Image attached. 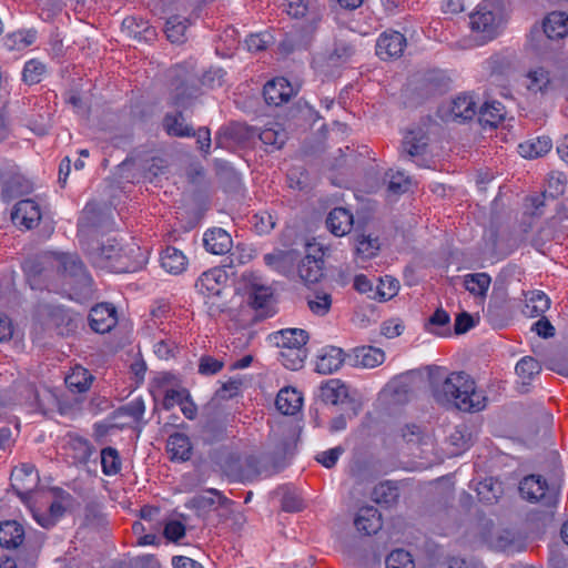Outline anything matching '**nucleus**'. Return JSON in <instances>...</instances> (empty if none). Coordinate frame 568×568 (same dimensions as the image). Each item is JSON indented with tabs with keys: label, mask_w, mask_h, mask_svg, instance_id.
Wrapping results in <instances>:
<instances>
[{
	"label": "nucleus",
	"mask_w": 568,
	"mask_h": 568,
	"mask_svg": "<svg viewBox=\"0 0 568 568\" xmlns=\"http://www.w3.org/2000/svg\"><path fill=\"white\" fill-rule=\"evenodd\" d=\"M102 216L94 209L85 207L78 223L81 247L94 267L115 273L129 272L122 262L121 247L115 240H102Z\"/></svg>",
	"instance_id": "1"
},
{
	"label": "nucleus",
	"mask_w": 568,
	"mask_h": 568,
	"mask_svg": "<svg viewBox=\"0 0 568 568\" xmlns=\"http://www.w3.org/2000/svg\"><path fill=\"white\" fill-rule=\"evenodd\" d=\"M430 394L438 405L463 412H480L487 405L485 393L476 388L475 381L465 372L444 375L443 369H437L430 376Z\"/></svg>",
	"instance_id": "2"
},
{
	"label": "nucleus",
	"mask_w": 568,
	"mask_h": 568,
	"mask_svg": "<svg viewBox=\"0 0 568 568\" xmlns=\"http://www.w3.org/2000/svg\"><path fill=\"white\" fill-rule=\"evenodd\" d=\"M282 466L272 463L267 455L248 454L243 458L237 455H230L223 466L225 475L231 480H253L261 475L271 476L281 470Z\"/></svg>",
	"instance_id": "3"
},
{
	"label": "nucleus",
	"mask_w": 568,
	"mask_h": 568,
	"mask_svg": "<svg viewBox=\"0 0 568 568\" xmlns=\"http://www.w3.org/2000/svg\"><path fill=\"white\" fill-rule=\"evenodd\" d=\"M55 267L65 285L77 294L91 291L92 277L77 254L61 253L55 257Z\"/></svg>",
	"instance_id": "4"
},
{
	"label": "nucleus",
	"mask_w": 568,
	"mask_h": 568,
	"mask_svg": "<svg viewBox=\"0 0 568 568\" xmlns=\"http://www.w3.org/2000/svg\"><path fill=\"white\" fill-rule=\"evenodd\" d=\"M172 73L170 103L178 108H186L201 94L196 74L186 63L175 65Z\"/></svg>",
	"instance_id": "5"
},
{
	"label": "nucleus",
	"mask_w": 568,
	"mask_h": 568,
	"mask_svg": "<svg viewBox=\"0 0 568 568\" xmlns=\"http://www.w3.org/2000/svg\"><path fill=\"white\" fill-rule=\"evenodd\" d=\"M24 528L16 520H6L0 524V546L7 549H17L22 546L20 552H26V557L21 560V568H34L38 551L36 548L30 549L28 542L24 541Z\"/></svg>",
	"instance_id": "6"
},
{
	"label": "nucleus",
	"mask_w": 568,
	"mask_h": 568,
	"mask_svg": "<svg viewBox=\"0 0 568 568\" xmlns=\"http://www.w3.org/2000/svg\"><path fill=\"white\" fill-rule=\"evenodd\" d=\"M523 498L531 503H540L547 508H552L558 503L559 486L548 485L539 475L526 476L519 485Z\"/></svg>",
	"instance_id": "7"
},
{
	"label": "nucleus",
	"mask_w": 568,
	"mask_h": 568,
	"mask_svg": "<svg viewBox=\"0 0 568 568\" xmlns=\"http://www.w3.org/2000/svg\"><path fill=\"white\" fill-rule=\"evenodd\" d=\"M469 20L471 30L479 33L484 41L495 38L501 23L497 7L489 0L480 2Z\"/></svg>",
	"instance_id": "8"
},
{
	"label": "nucleus",
	"mask_w": 568,
	"mask_h": 568,
	"mask_svg": "<svg viewBox=\"0 0 568 568\" xmlns=\"http://www.w3.org/2000/svg\"><path fill=\"white\" fill-rule=\"evenodd\" d=\"M477 112V104L473 95L463 93L438 108V116L443 121L465 122L471 120Z\"/></svg>",
	"instance_id": "9"
},
{
	"label": "nucleus",
	"mask_w": 568,
	"mask_h": 568,
	"mask_svg": "<svg viewBox=\"0 0 568 568\" xmlns=\"http://www.w3.org/2000/svg\"><path fill=\"white\" fill-rule=\"evenodd\" d=\"M12 490L24 500L39 481L38 471L32 464L16 466L10 476Z\"/></svg>",
	"instance_id": "10"
},
{
	"label": "nucleus",
	"mask_w": 568,
	"mask_h": 568,
	"mask_svg": "<svg viewBox=\"0 0 568 568\" xmlns=\"http://www.w3.org/2000/svg\"><path fill=\"white\" fill-rule=\"evenodd\" d=\"M41 216L39 204L31 199L19 201L11 212L13 224L26 230H32L38 226Z\"/></svg>",
	"instance_id": "11"
},
{
	"label": "nucleus",
	"mask_w": 568,
	"mask_h": 568,
	"mask_svg": "<svg viewBox=\"0 0 568 568\" xmlns=\"http://www.w3.org/2000/svg\"><path fill=\"white\" fill-rule=\"evenodd\" d=\"M354 52V47L351 43L336 39L332 49L317 58V63L325 69V72L332 73L333 69L348 62Z\"/></svg>",
	"instance_id": "12"
},
{
	"label": "nucleus",
	"mask_w": 568,
	"mask_h": 568,
	"mask_svg": "<svg viewBox=\"0 0 568 568\" xmlns=\"http://www.w3.org/2000/svg\"><path fill=\"white\" fill-rule=\"evenodd\" d=\"M229 276L224 268L213 267L199 277L195 283L197 291L207 297L221 296Z\"/></svg>",
	"instance_id": "13"
},
{
	"label": "nucleus",
	"mask_w": 568,
	"mask_h": 568,
	"mask_svg": "<svg viewBox=\"0 0 568 568\" xmlns=\"http://www.w3.org/2000/svg\"><path fill=\"white\" fill-rule=\"evenodd\" d=\"M118 323L116 310L110 303L97 304L90 310L89 325L99 334L109 333Z\"/></svg>",
	"instance_id": "14"
},
{
	"label": "nucleus",
	"mask_w": 568,
	"mask_h": 568,
	"mask_svg": "<svg viewBox=\"0 0 568 568\" xmlns=\"http://www.w3.org/2000/svg\"><path fill=\"white\" fill-rule=\"evenodd\" d=\"M294 94L293 87L285 78H275L264 85L263 97L268 105L278 106Z\"/></svg>",
	"instance_id": "15"
},
{
	"label": "nucleus",
	"mask_w": 568,
	"mask_h": 568,
	"mask_svg": "<svg viewBox=\"0 0 568 568\" xmlns=\"http://www.w3.org/2000/svg\"><path fill=\"white\" fill-rule=\"evenodd\" d=\"M354 525L356 529L367 536L378 532L383 527L382 514L373 506L358 509Z\"/></svg>",
	"instance_id": "16"
},
{
	"label": "nucleus",
	"mask_w": 568,
	"mask_h": 568,
	"mask_svg": "<svg viewBox=\"0 0 568 568\" xmlns=\"http://www.w3.org/2000/svg\"><path fill=\"white\" fill-rule=\"evenodd\" d=\"M164 132L174 138H192L195 135V129L186 123L182 111L166 113L162 120Z\"/></svg>",
	"instance_id": "17"
},
{
	"label": "nucleus",
	"mask_w": 568,
	"mask_h": 568,
	"mask_svg": "<svg viewBox=\"0 0 568 568\" xmlns=\"http://www.w3.org/2000/svg\"><path fill=\"white\" fill-rule=\"evenodd\" d=\"M55 498L49 506V515H36L37 521L44 528L52 527L55 521L63 515L65 507L63 504H70L72 496L61 488L53 489Z\"/></svg>",
	"instance_id": "18"
},
{
	"label": "nucleus",
	"mask_w": 568,
	"mask_h": 568,
	"mask_svg": "<svg viewBox=\"0 0 568 568\" xmlns=\"http://www.w3.org/2000/svg\"><path fill=\"white\" fill-rule=\"evenodd\" d=\"M204 247L207 252L216 255L229 253L232 248L231 235L220 227H214L204 233Z\"/></svg>",
	"instance_id": "19"
},
{
	"label": "nucleus",
	"mask_w": 568,
	"mask_h": 568,
	"mask_svg": "<svg viewBox=\"0 0 568 568\" xmlns=\"http://www.w3.org/2000/svg\"><path fill=\"white\" fill-rule=\"evenodd\" d=\"M325 223L332 234L343 236L352 230L353 214L344 207H335L328 213Z\"/></svg>",
	"instance_id": "20"
},
{
	"label": "nucleus",
	"mask_w": 568,
	"mask_h": 568,
	"mask_svg": "<svg viewBox=\"0 0 568 568\" xmlns=\"http://www.w3.org/2000/svg\"><path fill=\"white\" fill-rule=\"evenodd\" d=\"M252 134H257L263 144L275 150L281 149L287 139V133L278 122H270L264 129L253 128Z\"/></svg>",
	"instance_id": "21"
},
{
	"label": "nucleus",
	"mask_w": 568,
	"mask_h": 568,
	"mask_svg": "<svg viewBox=\"0 0 568 568\" xmlns=\"http://www.w3.org/2000/svg\"><path fill=\"white\" fill-rule=\"evenodd\" d=\"M549 72L542 67H536L525 74L523 85L532 94L546 93L550 87Z\"/></svg>",
	"instance_id": "22"
},
{
	"label": "nucleus",
	"mask_w": 568,
	"mask_h": 568,
	"mask_svg": "<svg viewBox=\"0 0 568 568\" xmlns=\"http://www.w3.org/2000/svg\"><path fill=\"white\" fill-rule=\"evenodd\" d=\"M310 335L302 328H285L271 335V339L278 347L306 346Z\"/></svg>",
	"instance_id": "23"
},
{
	"label": "nucleus",
	"mask_w": 568,
	"mask_h": 568,
	"mask_svg": "<svg viewBox=\"0 0 568 568\" xmlns=\"http://www.w3.org/2000/svg\"><path fill=\"white\" fill-rule=\"evenodd\" d=\"M302 395L292 387L282 388L275 399L276 409L283 415H294L302 407Z\"/></svg>",
	"instance_id": "24"
},
{
	"label": "nucleus",
	"mask_w": 568,
	"mask_h": 568,
	"mask_svg": "<svg viewBox=\"0 0 568 568\" xmlns=\"http://www.w3.org/2000/svg\"><path fill=\"white\" fill-rule=\"evenodd\" d=\"M353 361V365L366 368H373L382 364L385 354L382 349L373 346H363L354 349V354L348 356Z\"/></svg>",
	"instance_id": "25"
},
{
	"label": "nucleus",
	"mask_w": 568,
	"mask_h": 568,
	"mask_svg": "<svg viewBox=\"0 0 568 568\" xmlns=\"http://www.w3.org/2000/svg\"><path fill=\"white\" fill-rule=\"evenodd\" d=\"M166 450L171 455L172 460L185 462L190 459L192 454L190 438L183 433L170 435L166 442Z\"/></svg>",
	"instance_id": "26"
},
{
	"label": "nucleus",
	"mask_w": 568,
	"mask_h": 568,
	"mask_svg": "<svg viewBox=\"0 0 568 568\" xmlns=\"http://www.w3.org/2000/svg\"><path fill=\"white\" fill-rule=\"evenodd\" d=\"M544 32L549 39H561L568 34V14L561 11L549 13L544 20Z\"/></svg>",
	"instance_id": "27"
},
{
	"label": "nucleus",
	"mask_w": 568,
	"mask_h": 568,
	"mask_svg": "<svg viewBox=\"0 0 568 568\" xmlns=\"http://www.w3.org/2000/svg\"><path fill=\"white\" fill-rule=\"evenodd\" d=\"M348 393V387L339 379H329L320 387L321 399L334 406L339 405Z\"/></svg>",
	"instance_id": "28"
},
{
	"label": "nucleus",
	"mask_w": 568,
	"mask_h": 568,
	"mask_svg": "<svg viewBox=\"0 0 568 568\" xmlns=\"http://www.w3.org/2000/svg\"><path fill=\"white\" fill-rule=\"evenodd\" d=\"M187 265L186 256L182 251L168 246L161 254V266L171 274L178 275L185 271Z\"/></svg>",
	"instance_id": "29"
},
{
	"label": "nucleus",
	"mask_w": 568,
	"mask_h": 568,
	"mask_svg": "<svg viewBox=\"0 0 568 568\" xmlns=\"http://www.w3.org/2000/svg\"><path fill=\"white\" fill-rule=\"evenodd\" d=\"M324 261L306 255L298 264V275L305 283H317L324 275Z\"/></svg>",
	"instance_id": "30"
},
{
	"label": "nucleus",
	"mask_w": 568,
	"mask_h": 568,
	"mask_svg": "<svg viewBox=\"0 0 568 568\" xmlns=\"http://www.w3.org/2000/svg\"><path fill=\"white\" fill-rule=\"evenodd\" d=\"M550 306L549 297L541 291H531L525 296L523 313L529 317L542 315Z\"/></svg>",
	"instance_id": "31"
},
{
	"label": "nucleus",
	"mask_w": 568,
	"mask_h": 568,
	"mask_svg": "<svg viewBox=\"0 0 568 568\" xmlns=\"http://www.w3.org/2000/svg\"><path fill=\"white\" fill-rule=\"evenodd\" d=\"M491 277L487 273H471L464 275V287L475 297L484 301L487 296Z\"/></svg>",
	"instance_id": "32"
},
{
	"label": "nucleus",
	"mask_w": 568,
	"mask_h": 568,
	"mask_svg": "<svg viewBox=\"0 0 568 568\" xmlns=\"http://www.w3.org/2000/svg\"><path fill=\"white\" fill-rule=\"evenodd\" d=\"M551 148L552 142L548 136H538L520 143L518 145V152L523 158L535 159L545 155Z\"/></svg>",
	"instance_id": "33"
},
{
	"label": "nucleus",
	"mask_w": 568,
	"mask_h": 568,
	"mask_svg": "<svg viewBox=\"0 0 568 568\" xmlns=\"http://www.w3.org/2000/svg\"><path fill=\"white\" fill-rule=\"evenodd\" d=\"M307 357L306 346L300 347H281L278 361L282 365L291 371H298L304 366Z\"/></svg>",
	"instance_id": "34"
},
{
	"label": "nucleus",
	"mask_w": 568,
	"mask_h": 568,
	"mask_svg": "<svg viewBox=\"0 0 568 568\" xmlns=\"http://www.w3.org/2000/svg\"><path fill=\"white\" fill-rule=\"evenodd\" d=\"M353 239L355 254L363 261L374 257L381 248L378 237H372L371 235L365 234H355Z\"/></svg>",
	"instance_id": "35"
},
{
	"label": "nucleus",
	"mask_w": 568,
	"mask_h": 568,
	"mask_svg": "<svg viewBox=\"0 0 568 568\" xmlns=\"http://www.w3.org/2000/svg\"><path fill=\"white\" fill-rule=\"evenodd\" d=\"M505 116V106L498 101L486 102L479 111V121L483 125L497 126Z\"/></svg>",
	"instance_id": "36"
},
{
	"label": "nucleus",
	"mask_w": 568,
	"mask_h": 568,
	"mask_svg": "<svg viewBox=\"0 0 568 568\" xmlns=\"http://www.w3.org/2000/svg\"><path fill=\"white\" fill-rule=\"evenodd\" d=\"M189 27V19L180 16H172L165 22L164 32L171 43H184L186 40L185 32Z\"/></svg>",
	"instance_id": "37"
},
{
	"label": "nucleus",
	"mask_w": 568,
	"mask_h": 568,
	"mask_svg": "<svg viewBox=\"0 0 568 568\" xmlns=\"http://www.w3.org/2000/svg\"><path fill=\"white\" fill-rule=\"evenodd\" d=\"M414 379L409 375H400L393 379V404L409 402L414 394Z\"/></svg>",
	"instance_id": "38"
},
{
	"label": "nucleus",
	"mask_w": 568,
	"mask_h": 568,
	"mask_svg": "<svg viewBox=\"0 0 568 568\" xmlns=\"http://www.w3.org/2000/svg\"><path fill=\"white\" fill-rule=\"evenodd\" d=\"M92 381V374L81 366L72 368L71 373L65 377V384L69 389L77 393L88 390Z\"/></svg>",
	"instance_id": "39"
},
{
	"label": "nucleus",
	"mask_w": 568,
	"mask_h": 568,
	"mask_svg": "<svg viewBox=\"0 0 568 568\" xmlns=\"http://www.w3.org/2000/svg\"><path fill=\"white\" fill-rule=\"evenodd\" d=\"M247 294L248 304L254 310L261 311L262 314H266V310L272 298L270 287L253 283Z\"/></svg>",
	"instance_id": "40"
},
{
	"label": "nucleus",
	"mask_w": 568,
	"mask_h": 568,
	"mask_svg": "<svg viewBox=\"0 0 568 568\" xmlns=\"http://www.w3.org/2000/svg\"><path fill=\"white\" fill-rule=\"evenodd\" d=\"M345 361V354L339 347H329V349L320 357L317 368L323 373H332L337 371Z\"/></svg>",
	"instance_id": "41"
},
{
	"label": "nucleus",
	"mask_w": 568,
	"mask_h": 568,
	"mask_svg": "<svg viewBox=\"0 0 568 568\" xmlns=\"http://www.w3.org/2000/svg\"><path fill=\"white\" fill-rule=\"evenodd\" d=\"M476 493L480 501L493 504L498 500L501 495V485L494 478H486L476 486Z\"/></svg>",
	"instance_id": "42"
},
{
	"label": "nucleus",
	"mask_w": 568,
	"mask_h": 568,
	"mask_svg": "<svg viewBox=\"0 0 568 568\" xmlns=\"http://www.w3.org/2000/svg\"><path fill=\"white\" fill-rule=\"evenodd\" d=\"M101 467L102 473L106 476H113L121 471L122 462L119 452L111 447L101 449Z\"/></svg>",
	"instance_id": "43"
},
{
	"label": "nucleus",
	"mask_w": 568,
	"mask_h": 568,
	"mask_svg": "<svg viewBox=\"0 0 568 568\" xmlns=\"http://www.w3.org/2000/svg\"><path fill=\"white\" fill-rule=\"evenodd\" d=\"M219 503L221 507H229L232 504V500L225 497L220 490L210 488L205 490L203 494L196 495L193 497L192 501L197 508H207L213 506L215 503Z\"/></svg>",
	"instance_id": "44"
},
{
	"label": "nucleus",
	"mask_w": 568,
	"mask_h": 568,
	"mask_svg": "<svg viewBox=\"0 0 568 568\" xmlns=\"http://www.w3.org/2000/svg\"><path fill=\"white\" fill-rule=\"evenodd\" d=\"M515 369L521 383L526 385L529 384L530 381L540 373L541 366L534 357L525 356L519 359Z\"/></svg>",
	"instance_id": "45"
},
{
	"label": "nucleus",
	"mask_w": 568,
	"mask_h": 568,
	"mask_svg": "<svg viewBox=\"0 0 568 568\" xmlns=\"http://www.w3.org/2000/svg\"><path fill=\"white\" fill-rule=\"evenodd\" d=\"M50 316L52 322L60 329V334L62 335L69 334L77 328L75 321L62 307H53L50 312Z\"/></svg>",
	"instance_id": "46"
},
{
	"label": "nucleus",
	"mask_w": 568,
	"mask_h": 568,
	"mask_svg": "<svg viewBox=\"0 0 568 568\" xmlns=\"http://www.w3.org/2000/svg\"><path fill=\"white\" fill-rule=\"evenodd\" d=\"M44 72L45 65L41 61L32 59L26 62L22 71V78L28 84H37L41 81Z\"/></svg>",
	"instance_id": "47"
},
{
	"label": "nucleus",
	"mask_w": 568,
	"mask_h": 568,
	"mask_svg": "<svg viewBox=\"0 0 568 568\" xmlns=\"http://www.w3.org/2000/svg\"><path fill=\"white\" fill-rule=\"evenodd\" d=\"M144 412H145V405H144V400L141 397L135 398L118 408L119 415L129 416L135 423H140L142 420Z\"/></svg>",
	"instance_id": "48"
},
{
	"label": "nucleus",
	"mask_w": 568,
	"mask_h": 568,
	"mask_svg": "<svg viewBox=\"0 0 568 568\" xmlns=\"http://www.w3.org/2000/svg\"><path fill=\"white\" fill-rule=\"evenodd\" d=\"M70 447L75 452L74 459L79 463H87L93 453L91 443L82 437L71 438Z\"/></svg>",
	"instance_id": "49"
},
{
	"label": "nucleus",
	"mask_w": 568,
	"mask_h": 568,
	"mask_svg": "<svg viewBox=\"0 0 568 568\" xmlns=\"http://www.w3.org/2000/svg\"><path fill=\"white\" fill-rule=\"evenodd\" d=\"M23 270L27 274L28 281L32 288H41L40 277L44 271L42 262L40 260H28L23 264Z\"/></svg>",
	"instance_id": "50"
},
{
	"label": "nucleus",
	"mask_w": 568,
	"mask_h": 568,
	"mask_svg": "<svg viewBox=\"0 0 568 568\" xmlns=\"http://www.w3.org/2000/svg\"><path fill=\"white\" fill-rule=\"evenodd\" d=\"M310 310L320 316L328 313L332 305V297L327 293H315L314 297L307 301Z\"/></svg>",
	"instance_id": "51"
},
{
	"label": "nucleus",
	"mask_w": 568,
	"mask_h": 568,
	"mask_svg": "<svg viewBox=\"0 0 568 568\" xmlns=\"http://www.w3.org/2000/svg\"><path fill=\"white\" fill-rule=\"evenodd\" d=\"M338 406H341L343 415H346L349 419H353L359 414L362 409V402L355 395L348 393L347 397L344 398Z\"/></svg>",
	"instance_id": "52"
},
{
	"label": "nucleus",
	"mask_w": 568,
	"mask_h": 568,
	"mask_svg": "<svg viewBox=\"0 0 568 568\" xmlns=\"http://www.w3.org/2000/svg\"><path fill=\"white\" fill-rule=\"evenodd\" d=\"M425 146L426 143L424 138H417L414 133L407 134L403 142L404 151L407 152L410 156L422 154Z\"/></svg>",
	"instance_id": "53"
},
{
	"label": "nucleus",
	"mask_w": 568,
	"mask_h": 568,
	"mask_svg": "<svg viewBox=\"0 0 568 568\" xmlns=\"http://www.w3.org/2000/svg\"><path fill=\"white\" fill-rule=\"evenodd\" d=\"M389 496H390V481L384 480L381 481L378 485H376L371 494V498L374 503L378 505H385L386 508H388L389 503Z\"/></svg>",
	"instance_id": "54"
},
{
	"label": "nucleus",
	"mask_w": 568,
	"mask_h": 568,
	"mask_svg": "<svg viewBox=\"0 0 568 568\" xmlns=\"http://www.w3.org/2000/svg\"><path fill=\"white\" fill-rule=\"evenodd\" d=\"M344 453V448L342 446H336L328 450L318 453L315 459L322 464L325 468H332L336 465L339 456Z\"/></svg>",
	"instance_id": "55"
},
{
	"label": "nucleus",
	"mask_w": 568,
	"mask_h": 568,
	"mask_svg": "<svg viewBox=\"0 0 568 568\" xmlns=\"http://www.w3.org/2000/svg\"><path fill=\"white\" fill-rule=\"evenodd\" d=\"M412 185V179L405 172L397 171L393 174V196L407 193Z\"/></svg>",
	"instance_id": "56"
},
{
	"label": "nucleus",
	"mask_w": 568,
	"mask_h": 568,
	"mask_svg": "<svg viewBox=\"0 0 568 568\" xmlns=\"http://www.w3.org/2000/svg\"><path fill=\"white\" fill-rule=\"evenodd\" d=\"M178 345L175 341L171 338L161 339L154 345V353L161 359H169L174 357Z\"/></svg>",
	"instance_id": "57"
},
{
	"label": "nucleus",
	"mask_w": 568,
	"mask_h": 568,
	"mask_svg": "<svg viewBox=\"0 0 568 568\" xmlns=\"http://www.w3.org/2000/svg\"><path fill=\"white\" fill-rule=\"evenodd\" d=\"M223 362L212 356H202L199 363V373L203 375H214L223 368Z\"/></svg>",
	"instance_id": "58"
},
{
	"label": "nucleus",
	"mask_w": 568,
	"mask_h": 568,
	"mask_svg": "<svg viewBox=\"0 0 568 568\" xmlns=\"http://www.w3.org/2000/svg\"><path fill=\"white\" fill-rule=\"evenodd\" d=\"M282 509L288 513H295L303 509L302 498L294 491H285L282 497Z\"/></svg>",
	"instance_id": "59"
},
{
	"label": "nucleus",
	"mask_w": 568,
	"mask_h": 568,
	"mask_svg": "<svg viewBox=\"0 0 568 568\" xmlns=\"http://www.w3.org/2000/svg\"><path fill=\"white\" fill-rule=\"evenodd\" d=\"M189 398L186 390L169 389L166 390L162 406L164 409L170 410L174 405H181Z\"/></svg>",
	"instance_id": "60"
},
{
	"label": "nucleus",
	"mask_w": 568,
	"mask_h": 568,
	"mask_svg": "<svg viewBox=\"0 0 568 568\" xmlns=\"http://www.w3.org/2000/svg\"><path fill=\"white\" fill-rule=\"evenodd\" d=\"M393 568H415L412 555L404 549H393Z\"/></svg>",
	"instance_id": "61"
},
{
	"label": "nucleus",
	"mask_w": 568,
	"mask_h": 568,
	"mask_svg": "<svg viewBox=\"0 0 568 568\" xmlns=\"http://www.w3.org/2000/svg\"><path fill=\"white\" fill-rule=\"evenodd\" d=\"M163 534L169 540L178 541L184 537L185 527L181 521L171 520L165 525Z\"/></svg>",
	"instance_id": "62"
},
{
	"label": "nucleus",
	"mask_w": 568,
	"mask_h": 568,
	"mask_svg": "<svg viewBox=\"0 0 568 568\" xmlns=\"http://www.w3.org/2000/svg\"><path fill=\"white\" fill-rule=\"evenodd\" d=\"M224 71L222 69H210L204 72L201 78L202 85L214 88L221 87L223 83Z\"/></svg>",
	"instance_id": "63"
},
{
	"label": "nucleus",
	"mask_w": 568,
	"mask_h": 568,
	"mask_svg": "<svg viewBox=\"0 0 568 568\" xmlns=\"http://www.w3.org/2000/svg\"><path fill=\"white\" fill-rule=\"evenodd\" d=\"M546 367L564 376H568V359L562 355H552L546 362Z\"/></svg>",
	"instance_id": "64"
}]
</instances>
